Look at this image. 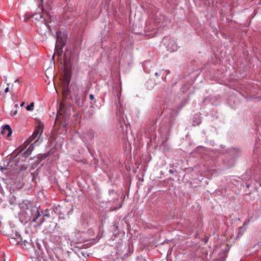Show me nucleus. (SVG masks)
<instances>
[{
  "mask_svg": "<svg viewBox=\"0 0 261 261\" xmlns=\"http://www.w3.org/2000/svg\"><path fill=\"white\" fill-rule=\"evenodd\" d=\"M155 75L156 76H158V75H159V73H158V72H155Z\"/></svg>",
  "mask_w": 261,
  "mask_h": 261,
  "instance_id": "nucleus-18",
  "label": "nucleus"
},
{
  "mask_svg": "<svg viewBox=\"0 0 261 261\" xmlns=\"http://www.w3.org/2000/svg\"><path fill=\"white\" fill-rule=\"evenodd\" d=\"M164 43L166 45L168 50L173 52L176 50L177 46L175 42L169 37H166L163 39Z\"/></svg>",
  "mask_w": 261,
  "mask_h": 261,
  "instance_id": "nucleus-3",
  "label": "nucleus"
},
{
  "mask_svg": "<svg viewBox=\"0 0 261 261\" xmlns=\"http://www.w3.org/2000/svg\"><path fill=\"white\" fill-rule=\"evenodd\" d=\"M63 108L62 105L60 106V110L58 111L56 117V122H60L61 120V117L63 115Z\"/></svg>",
  "mask_w": 261,
  "mask_h": 261,
  "instance_id": "nucleus-8",
  "label": "nucleus"
},
{
  "mask_svg": "<svg viewBox=\"0 0 261 261\" xmlns=\"http://www.w3.org/2000/svg\"><path fill=\"white\" fill-rule=\"evenodd\" d=\"M38 22L36 23L38 27H42L43 25L46 29H49L50 27L44 18H43L41 13H38L34 14L32 16Z\"/></svg>",
  "mask_w": 261,
  "mask_h": 261,
  "instance_id": "nucleus-2",
  "label": "nucleus"
},
{
  "mask_svg": "<svg viewBox=\"0 0 261 261\" xmlns=\"http://www.w3.org/2000/svg\"><path fill=\"white\" fill-rule=\"evenodd\" d=\"M42 223H43V221H42L40 222V224H41Z\"/></svg>",
  "mask_w": 261,
  "mask_h": 261,
  "instance_id": "nucleus-21",
  "label": "nucleus"
},
{
  "mask_svg": "<svg viewBox=\"0 0 261 261\" xmlns=\"http://www.w3.org/2000/svg\"><path fill=\"white\" fill-rule=\"evenodd\" d=\"M40 215L39 212L37 211V217L36 218H34L33 221L34 222H36V220H37V219H38V218L39 217H40Z\"/></svg>",
  "mask_w": 261,
  "mask_h": 261,
  "instance_id": "nucleus-10",
  "label": "nucleus"
},
{
  "mask_svg": "<svg viewBox=\"0 0 261 261\" xmlns=\"http://www.w3.org/2000/svg\"><path fill=\"white\" fill-rule=\"evenodd\" d=\"M7 86H8V84H7ZM9 87H8V86H7V87L5 89V90H4V91H5V93H7V92L9 91Z\"/></svg>",
  "mask_w": 261,
  "mask_h": 261,
  "instance_id": "nucleus-11",
  "label": "nucleus"
},
{
  "mask_svg": "<svg viewBox=\"0 0 261 261\" xmlns=\"http://www.w3.org/2000/svg\"><path fill=\"white\" fill-rule=\"evenodd\" d=\"M260 186H261V183L260 184Z\"/></svg>",
  "mask_w": 261,
  "mask_h": 261,
  "instance_id": "nucleus-24",
  "label": "nucleus"
},
{
  "mask_svg": "<svg viewBox=\"0 0 261 261\" xmlns=\"http://www.w3.org/2000/svg\"><path fill=\"white\" fill-rule=\"evenodd\" d=\"M17 110H16V111H15L14 112V113H13V115H16V114H17Z\"/></svg>",
  "mask_w": 261,
  "mask_h": 261,
  "instance_id": "nucleus-14",
  "label": "nucleus"
},
{
  "mask_svg": "<svg viewBox=\"0 0 261 261\" xmlns=\"http://www.w3.org/2000/svg\"><path fill=\"white\" fill-rule=\"evenodd\" d=\"M12 133V130L9 125H5L2 127L1 130V134L4 136V137L8 139L11 136Z\"/></svg>",
  "mask_w": 261,
  "mask_h": 261,
  "instance_id": "nucleus-5",
  "label": "nucleus"
},
{
  "mask_svg": "<svg viewBox=\"0 0 261 261\" xmlns=\"http://www.w3.org/2000/svg\"><path fill=\"white\" fill-rule=\"evenodd\" d=\"M47 216H48V215L47 214H45V215H43V217H47Z\"/></svg>",
  "mask_w": 261,
  "mask_h": 261,
  "instance_id": "nucleus-19",
  "label": "nucleus"
},
{
  "mask_svg": "<svg viewBox=\"0 0 261 261\" xmlns=\"http://www.w3.org/2000/svg\"><path fill=\"white\" fill-rule=\"evenodd\" d=\"M41 3H42V11H43V13H46V14H48V11L49 10H51V7L50 6V5H43V1L44 0H40Z\"/></svg>",
  "mask_w": 261,
  "mask_h": 261,
  "instance_id": "nucleus-7",
  "label": "nucleus"
},
{
  "mask_svg": "<svg viewBox=\"0 0 261 261\" xmlns=\"http://www.w3.org/2000/svg\"><path fill=\"white\" fill-rule=\"evenodd\" d=\"M166 71H167V73H168V74L170 73V71H169V70H166Z\"/></svg>",
  "mask_w": 261,
  "mask_h": 261,
  "instance_id": "nucleus-20",
  "label": "nucleus"
},
{
  "mask_svg": "<svg viewBox=\"0 0 261 261\" xmlns=\"http://www.w3.org/2000/svg\"><path fill=\"white\" fill-rule=\"evenodd\" d=\"M38 142H39V140H37L35 142L34 144L36 145H38L39 144Z\"/></svg>",
  "mask_w": 261,
  "mask_h": 261,
  "instance_id": "nucleus-13",
  "label": "nucleus"
},
{
  "mask_svg": "<svg viewBox=\"0 0 261 261\" xmlns=\"http://www.w3.org/2000/svg\"><path fill=\"white\" fill-rule=\"evenodd\" d=\"M90 99L92 100L93 99H94V96L93 94H90Z\"/></svg>",
  "mask_w": 261,
  "mask_h": 261,
  "instance_id": "nucleus-12",
  "label": "nucleus"
},
{
  "mask_svg": "<svg viewBox=\"0 0 261 261\" xmlns=\"http://www.w3.org/2000/svg\"><path fill=\"white\" fill-rule=\"evenodd\" d=\"M67 117V116L66 115V116H65V118H64V116L63 117V119H66Z\"/></svg>",
  "mask_w": 261,
  "mask_h": 261,
  "instance_id": "nucleus-17",
  "label": "nucleus"
},
{
  "mask_svg": "<svg viewBox=\"0 0 261 261\" xmlns=\"http://www.w3.org/2000/svg\"><path fill=\"white\" fill-rule=\"evenodd\" d=\"M24 105V102H22L21 104H20V106L21 107H23Z\"/></svg>",
  "mask_w": 261,
  "mask_h": 261,
  "instance_id": "nucleus-16",
  "label": "nucleus"
},
{
  "mask_svg": "<svg viewBox=\"0 0 261 261\" xmlns=\"http://www.w3.org/2000/svg\"><path fill=\"white\" fill-rule=\"evenodd\" d=\"M38 133V132L37 133H36V132H34V134H33V136H35V135H37V134Z\"/></svg>",
  "mask_w": 261,
  "mask_h": 261,
  "instance_id": "nucleus-15",
  "label": "nucleus"
},
{
  "mask_svg": "<svg viewBox=\"0 0 261 261\" xmlns=\"http://www.w3.org/2000/svg\"><path fill=\"white\" fill-rule=\"evenodd\" d=\"M57 41H56V45L55 47V52L53 56V60H54V57L55 54H57V55H60L62 53V48L63 47L64 43H61L59 40V33H57Z\"/></svg>",
  "mask_w": 261,
  "mask_h": 261,
  "instance_id": "nucleus-4",
  "label": "nucleus"
},
{
  "mask_svg": "<svg viewBox=\"0 0 261 261\" xmlns=\"http://www.w3.org/2000/svg\"><path fill=\"white\" fill-rule=\"evenodd\" d=\"M224 260H225V258H223V259H222V260H221V261H224Z\"/></svg>",
  "mask_w": 261,
  "mask_h": 261,
  "instance_id": "nucleus-22",
  "label": "nucleus"
},
{
  "mask_svg": "<svg viewBox=\"0 0 261 261\" xmlns=\"http://www.w3.org/2000/svg\"><path fill=\"white\" fill-rule=\"evenodd\" d=\"M1 170H3V168L1 167Z\"/></svg>",
  "mask_w": 261,
  "mask_h": 261,
  "instance_id": "nucleus-23",
  "label": "nucleus"
},
{
  "mask_svg": "<svg viewBox=\"0 0 261 261\" xmlns=\"http://www.w3.org/2000/svg\"><path fill=\"white\" fill-rule=\"evenodd\" d=\"M70 69L67 67L66 64L65 65V71L64 75V81L65 83L68 85L70 83Z\"/></svg>",
  "mask_w": 261,
  "mask_h": 261,
  "instance_id": "nucleus-6",
  "label": "nucleus"
},
{
  "mask_svg": "<svg viewBox=\"0 0 261 261\" xmlns=\"http://www.w3.org/2000/svg\"><path fill=\"white\" fill-rule=\"evenodd\" d=\"M29 252L33 261H45L42 250L40 248H35L34 247H32Z\"/></svg>",
  "mask_w": 261,
  "mask_h": 261,
  "instance_id": "nucleus-1",
  "label": "nucleus"
},
{
  "mask_svg": "<svg viewBox=\"0 0 261 261\" xmlns=\"http://www.w3.org/2000/svg\"><path fill=\"white\" fill-rule=\"evenodd\" d=\"M34 102H31L30 105L27 106L26 109L29 111H32L34 110Z\"/></svg>",
  "mask_w": 261,
  "mask_h": 261,
  "instance_id": "nucleus-9",
  "label": "nucleus"
}]
</instances>
